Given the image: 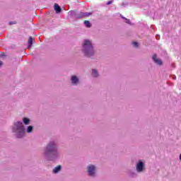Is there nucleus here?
<instances>
[{
  "label": "nucleus",
  "mask_w": 181,
  "mask_h": 181,
  "mask_svg": "<svg viewBox=\"0 0 181 181\" xmlns=\"http://www.w3.org/2000/svg\"><path fill=\"white\" fill-rule=\"evenodd\" d=\"M23 123L24 125H29V124H30V119H29L28 117H23Z\"/></svg>",
  "instance_id": "4468645a"
},
{
  "label": "nucleus",
  "mask_w": 181,
  "mask_h": 181,
  "mask_svg": "<svg viewBox=\"0 0 181 181\" xmlns=\"http://www.w3.org/2000/svg\"><path fill=\"white\" fill-rule=\"evenodd\" d=\"M125 23H127V25H132V23L131 22V20L128 19V18H126L125 19Z\"/></svg>",
  "instance_id": "a211bd4d"
},
{
  "label": "nucleus",
  "mask_w": 181,
  "mask_h": 181,
  "mask_svg": "<svg viewBox=\"0 0 181 181\" xmlns=\"http://www.w3.org/2000/svg\"><path fill=\"white\" fill-rule=\"evenodd\" d=\"M12 132L18 139H22L25 136V132H26L23 122L21 121L15 122L12 127Z\"/></svg>",
  "instance_id": "7ed1b4c3"
},
{
  "label": "nucleus",
  "mask_w": 181,
  "mask_h": 181,
  "mask_svg": "<svg viewBox=\"0 0 181 181\" xmlns=\"http://www.w3.org/2000/svg\"><path fill=\"white\" fill-rule=\"evenodd\" d=\"M83 24L85 25V26L86 28H90L91 27V23H90V21H85L83 22Z\"/></svg>",
  "instance_id": "f3484780"
},
{
  "label": "nucleus",
  "mask_w": 181,
  "mask_h": 181,
  "mask_svg": "<svg viewBox=\"0 0 181 181\" xmlns=\"http://www.w3.org/2000/svg\"><path fill=\"white\" fill-rule=\"evenodd\" d=\"M81 15H82V18H87V17H88V16H90V15H92V13L82 12V11H81Z\"/></svg>",
  "instance_id": "dca6fc26"
},
{
  "label": "nucleus",
  "mask_w": 181,
  "mask_h": 181,
  "mask_svg": "<svg viewBox=\"0 0 181 181\" xmlns=\"http://www.w3.org/2000/svg\"><path fill=\"white\" fill-rule=\"evenodd\" d=\"M13 24H15V22H13V21L9 22V25H13Z\"/></svg>",
  "instance_id": "b1692460"
},
{
  "label": "nucleus",
  "mask_w": 181,
  "mask_h": 181,
  "mask_svg": "<svg viewBox=\"0 0 181 181\" xmlns=\"http://www.w3.org/2000/svg\"><path fill=\"white\" fill-rule=\"evenodd\" d=\"M171 77H172L173 80H176V76L172 75Z\"/></svg>",
  "instance_id": "5701e85b"
},
{
  "label": "nucleus",
  "mask_w": 181,
  "mask_h": 181,
  "mask_svg": "<svg viewBox=\"0 0 181 181\" xmlns=\"http://www.w3.org/2000/svg\"><path fill=\"white\" fill-rule=\"evenodd\" d=\"M60 170H62V165H58L52 170V172L53 173L57 174V173H59Z\"/></svg>",
  "instance_id": "ddd939ff"
},
{
  "label": "nucleus",
  "mask_w": 181,
  "mask_h": 181,
  "mask_svg": "<svg viewBox=\"0 0 181 181\" xmlns=\"http://www.w3.org/2000/svg\"><path fill=\"white\" fill-rule=\"evenodd\" d=\"M152 60L156 63V64H158V66H162L163 64V62L160 59H158V55L156 54H154L152 57Z\"/></svg>",
  "instance_id": "6e6552de"
},
{
  "label": "nucleus",
  "mask_w": 181,
  "mask_h": 181,
  "mask_svg": "<svg viewBox=\"0 0 181 181\" xmlns=\"http://www.w3.org/2000/svg\"><path fill=\"white\" fill-rule=\"evenodd\" d=\"M33 46V38L30 37L28 41V49H30Z\"/></svg>",
  "instance_id": "f8f14e48"
},
{
  "label": "nucleus",
  "mask_w": 181,
  "mask_h": 181,
  "mask_svg": "<svg viewBox=\"0 0 181 181\" xmlns=\"http://www.w3.org/2000/svg\"><path fill=\"white\" fill-rule=\"evenodd\" d=\"M91 75L94 78H98V77H100V73H98L97 69H92Z\"/></svg>",
  "instance_id": "9d476101"
},
{
  "label": "nucleus",
  "mask_w": 181,
  "mask_h": 181,
  "mask_svg": "<svg viewBox=\"0 0 181 181\" xmlns=\"http://www.w3.org/2000/svg\"><path fill=\"white\" fill-rule=\"evenodd\" d=\"M132 44L134 47H139V43L138 42H133Z\"/></svg>",
  "instance_id": "6ab92c4d"
},
{
  "label": "nucleus",
  "mask_w": 181,
  "mask_h": 181,
  "mask_svg": "<svg viewBox=\"0 0 181 181\" xmlns=\"http://www.w3.org/2000/svg\"><path fill=\"white\" fill-rule=\"evenodd\" d=\"M86 172L88 176L92 179L97 177V167L95 165L90 164L87 166Z\"/></svg>",
  "instance_id": "20e7f679"
},
{
  "label": "nucleus",
  "mask_w": 181,
  "mask_h": 181,
  "mask_svg": "<svg viewBox=\"0 0 181 181\" xmlns=\"http://www.w3.org/2000/svg\"><path fill=\"white\" fill-rule=\"evenodd\" d=\"M54 9L56 13H62V7H60L57 4H54Z\"/></svg>",
  "instance_id": "9b49d317"
},
{
  "label": "nucleus",
  "mask_w": 181,
  "mask_h": 181,
  "mask_svg": "<svg viewBox=\"0 0 181 181\" xmlns=\"http://www.w3.org/2000/svg\"><path fill=\"white\" fill-rule=\"evenodd\" d=\"M156 38L157 39V40H159V39H160V35H156Z\"/></svg>",
  "instance_id": "412c9836"
},
{
  "label": "nucleus",
  "mask_w": 181,
  "mask_h": 181,
  "mask_svg": "<svg viewBox=\"0 0 181 181\" xmlns=\"http://www.w3.org/2000/svg\"><path fill=\"white\" fill-rule=\"evenodd\" d=\"M81 52L88 59H94L95 48L90 40H84L82 43Z\"/></svg>",
  "instance_id": "f03ea898"
},
{
  "label": "nucleus",
  "mask_w": 181,
  "mask_h": 181,
  "mask_svg": "<svg viewBox=\"0 0 181 181\" xmlns=\"http://www.w3.org/2000/svg\"><path fill=\"white\" fill-rule=\"evenodd\" d=\"M71 86H78V83H80V78L76 75H72L71 76Z\"/></svg>",
  "instance_id": "0eeeda50"
},
{
  "label": "nucleus",
  "mask_w": 181,
  "mask_h": 181,
  "mask_svg": "<svg viewBox=\"0 0 181 181\" xmlns=\"http://www.w3.org/2000/svg\"><path fill=\"white\" fill-rule=\"evenodd\" d=\"M121 18H122V19H124V21L127 19V18H125V17H124L122 16H121Z\"/></svg>",
  "instance_id": "a878e982"
},
{
  "label": "nucleus",
  "mask_w": 181,
  "mask_h": 181,
  "mask_svg": "<svg viewBox=\"0 0 181 181\" xmlns=\"http://www.w3.org/2000/svg\"><path fill=\"white\" fill-rule=\"evenodd\" d=\"M128 6V3H122V6Z\"/></svg>",
  "instance_id": "4be33fe9"
},
{
  "label": "nucleus",
  "mask_w": 181,
  "mask_h": 181,
  "mask_svg": "<svg viewBox=\"0 0 181 181\" xmlns=\"http://www.w3.org/2000/svg\"><path fill=\"white\" fill-rule=\"evenodd\" d=\"M43 156L46 160L56 162L60 158L59 145L54 141H50L43 149Z\"/></svg>",
  "instance_id": "f257e3e1"
},
{
  "label": "nucleus",
  "mask_w": 181,
  "mask_h": 181,
  "mask_svg": "<svg viewBox=\"0 0 181 181\" xmlns=\"http://www.w3.org/2000/svg\"><path fill=\"white\" fill-rule=\"evenodd\" d=\"M113 2H114V1L110 0V1H107V2L106 3V5H111V4H112Z\"/></svg>",
  "instance_id": "aec40b11"
},
{
  "label": "nucleus",
  "mask_w": 181,
  "mask_h": 181,
  "mask_svg": "<svg viewBox=\"0 0 181 181\" xmlns=\"http://www.w3.org/2000/svg\"><path fill=\"white\" fill-rule=\"evenodd\" d=\"M136 170L137 173H144L146 170L145 163L142 160H139L136 164Z\"/></svg>",
  "instance_id": "423d86ee"
},
{
  "label": "nucleus",
  "mask_w": 181,
  "mask_h": 181,
  "mask_svg": "<svg viewBox=\"0 0 181 181\" xmlns=\"http://www.w3.org/2000/svg\"><path fill=\"white\" fill-rule=\"evenodd\" d=\"M4 63L2 62V61H0V67L2 66Z\"/></svg>",
  "instance_id": "bb28decb"
},
{
  "label": "nucleus",
  "mask_w": 181,
  "mask_h": 181,
  "mask_svg": "<svg viewBox=\"0 0 181 181\" xmlns=\"http://www.w3.org/2000/svg\"><path fill=\"white\" fill-rule=\"evenodd\" d=\"M127 175L129 176L132 179H135V177H138V173H136V171L133 170H127Z\"/></svg>",
  "instance_id": "1a4fd4ad"
},
{
  "label": "nucleus",
  "mask_w": 181,
  "mask_h": 181,
  "mask_svg": "<svg viewBox=\"0 0 181 181\" xmlns=\"http://www.w3.org/2000/svg\"><path fill=\"white\" fill-rule=\"evenodd\" d=\"M68 15L70 16V18H71V19H75V21L82 19L81 11H78L77 10L69 11Z\"/></svg>",
  "instance_id": "39448f33"
},
{
  "label": "nucleus",
  "mask_w": 181,
  "mask_h": 181,
  "mask_svg": "<svg viewBox=\"0 0 181 181\" xmlns=\"http://www.w3.org/2000/svg\"><path fill=\"white\" fill-rule=\"evenodd\" d=\"M5 53H2L1 54V57H5Z\"/></svg>",
  "instance_id": "393cba45"
},
{
  "label": "nucleus",
  "mask_w": 181,
  "mask_h": 181,
  "mask_svg": "<svg viewBox=\"0 0 181 181\" xmlns=\"http://www.w3.org/2000/svg\"><path fill=\"white\" fill-rule=\"evenodd\" d=\"M26 132L28 134H32V132H33V126H32V125L28 126Z\"/></svg>",
  "instance_id": "2eb2a0df"
}]
</instances>
